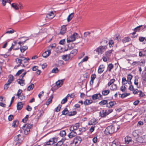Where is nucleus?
<instances>
[{
    "label": "nucleus",
    "instance_id": "f257e3e1",
    "mask_svg": "<svg viewBox=\"0 0 146 146\" xmlns=\"http://www.w3.org/2000/svg\"><path fill=\"white\" fill-rule=\"evenodd\" d=\"M29 60V58L20 56L19 58H17L15 59V61L17 64H18L17 67L19 66L21 64H23V66H24V64L26 63H27Z\"/></svg>",
    "mask_w": 146,
    "mask_h": 146
},
{
    "label": "nucleus",
    "instance_id": "f03ea898",
    "mask_svg": "<svg viewBox=\"0 0 146 146\" xmlns=\"http://www.w3.org/2000/svg\"><path fill=\"white\" fill-rule=\"evenodd\" d=\"M80 38L78 34L76 33H74L72 35L67 38V41L68 43L74 41L76 39Z\"/></svg>",
    "mask_w": 146,
    "mask_h": 146
},
{
    "label": "nucleus",
    "instance_id": "7ed1b4c3",
    "mask_svg": "<svg viewBox=\"0 0 146 146\" xmlns=\"http://www.w3.org/2000/svg\"><path fill=\"white\" fill-rule=\"evenodd\" d=\"M33 125L31 124H26L23 126V129L24 131V133L25 135H27L30 131V129L33 126Z\"/></svg>",
    "mask_w": 146,
    "mask_h": 146
},
{
    "label": "nucleus",
    "instance_id": "20e7f679",
    "mask_svg": "<svg viewBox=\"0 0 146 146\" xmlns=\"http://www.w3.org/2000/svg\"><path fill=\"white\" fill-rule=\"evenodd\" d=\"M27 73L26 72H25L20 76L19 79L17 80L18 84L21 86H23L25 85V80L23 78Z\"/></svg>",
    "mask_w": 146,
    "mask_h": 146
},
{
    "label": "nucleus",
    "instance_id": "39448f33",
    "mask_svg": "<svg viewBox=\"0 0 146 146\" xmlns=\"http://www.w3.org/2000/svg\"><path fill=\"white\" fill-rule=\"evenodd\" d=\"M145 60L144 59H141L139 61H134L131 64L132 66H144L145 63Z\"/></svg>",
    "mask_w": 146,
    "mask_h": 146
},
{
    "label": "nucleus",
    "instance_id": "423d86ee",
    "mask_svg": "<svg viewBox=\"0 0 146 146\" xmlns=\"http://www.w3.org/2000/svg\"><path fill=\"white\" fill-rule=\"evenodd\" d=\"M107 47L106 46H101L96 48L95 50L98 52V54H101L107 49Z\"/></svg>",
    "mask_w": 146,
    "mask_h": 146
},
{
    "label": "nucleus",
    "instance_id": "0eeeda50",
    "mask_svg": "<svg viewBox=\"0 0 146 146\" xmlns=\"http://www.w3.org/2000/svg\"><path fill=\"white\" fill-rule=\"evenodd\" d=\"M81 141V137H75L71 143L70 146H78Z\"/></svg>",
    "mask_w": 146,
    "mask_h": 146
},
{
    "label": "nucleus",
    "instance_id": "6e6552de",
    "mask_svg": "<svg viewBox=\"0 0 146 146\" xmlns=\"http://www.w3.org/2000/svg\"><path fill=\"white\" fill-rule=\"evenodd\" d=\"M107 130L109 134H112L116 131L115 130V127L113 126H110L107 128Z\"/></svg>",
    "mask_w": 146,
    "mask_h": 146
},
{
    "label": "nucleus",
    "instance_id": "1a4fd4ad",
    "mask_svg": "<svg viewBox=\"0 0 146 146\" xmlns=\"http://www.w3.org/2000/svg\"><path fill=\"white\" fill-rule=\"evenodd\" d=\"M92 98L94 100H95L98 99L101 100L102 98V96L100 93L96 94L92 96Z\"/></svg>",
    "mask_w": 146,
    "mask_h": 146
},
{
    "label": "nucleus",
    "instance_id": "9d476101",
    "mask_svg": "<svg viewBox=\"0 0 146 146\" xmlns=\"http://www.w3.org/2000/svg\"><path fill=\"white\" fill-rule=\"evenodd\" d=\"M66 140L65 137H63L60 141H58L56 144L58 146H68L66 143H63Z\"/></svg>",
    "mask_w": 146,
    "mask_h": 146
},
{
    "label": "nucleus",
    "instance_id": "9b49d317",
    "mask_svg": "<svg viewBox=\"0 0 146 146\" xmlns=\"http://www.w3.org/2000/svg\"><path fill=\"white\" fill-rule=\"evenodd\" d=\"M116 104V102L114 101H110L109 102H108V104L106 106L107 107L110 108H112L113 106Z\"/></svg>",
    "mask_w": 146,
    "mask_h": 146
},
{
    "label": "nucleus",
    "instance_id": "f8f14e48",
    "mask_svg": "<svg viewBox=\"0 0 146 146\" xmlns=\"http://www.w3.org/2000/svg\"><path fill=\"white\" fill-rule=\"evenodd\" d=\"M79 126V123H76L75 125H73L70 128V131H73L74 130L77 129Z\"/></svg>",
    "mask_w": 146,
    "mask_h": 146
},
{
    "label": "nucleus",
    "instance_id": "ddd939ff",
    "mask_svg": "<svg viewBox=\"0 0 146 146\" xmlns=\"http://www.w3.org/2000/svg\"><path fill=\"white\" fill-rule=\"evenodd\" d=\"M22 137H14V141L15 142H17L16 143V145H19V143H21L23 139Z\"/></svg>",
    "mask_w": 146,
    "mask_h": 146
},
{
    "label": "nucleus",
    "instance_id": "4468645a",
    "mask_svg": "<svg viewBox=\"0 0 146 146\" xmlns=\"http://www.w3.org/2000/svg\"><path fill=\"white\" fill-rule=\"evenodd\" d=\"M133 135L134 137H140L141 135V133L138 130H136L133 132Z\"/></svg>",
    "mask_w": 146,
    "mask_h": 146
},
{
    "label": "nucleus",
    "instance_id": "2eb2a0df",
    "mask_svg": "<svg viewBox=\"0 0 146 146\" xmlns=\"http://www.w3.org/2000/svg\"><path fill=\"white\" fill-rule=\"evenodd\" d=\"M100 116L102 117H104L108 115L106 112V110H103L100 112Z\"/></svg>",
    "mask_w": 146,
    "mask_h": 146
},
{
    "label": "nucleus",
    "instance_id": "dca6fc26",
    "mask_svg": "<svg viewBox=\"0 0 146 146\" xmlns=\"http://www.w3.org/2000/svg\"><path fill=\"white\" fill-rule=\"evenodd\" d=\"M50 50H47L43 53L42 56L44 58H46L50 55Z\"/></svg>",
    "mask_w": 146,
    "mask_h": 146
},
{
    "label": "nucleus",
    "instance_id": "f3484780",
    "mask_svg": "<svg viewBox=\"0 0 146 146\" xmlns=\"http://www.w3.org/2000/svg\"><path fill=\"white\" fill-rule=\"evenodd\" d=\"M62 59L65 61H67L71 57L70 56V55L66 54L64 55H63L62 56Z\"/></svg>",
    "mask_w": 146,
    "mask_h": 146
},
{
    "label": "nucleus",
    "instance_id": "a211bd4d",
    "mask_svg": "<svg viewBox=\"0 0 146 146\" xmlns=\"http://www.w3.org/2000/svg\"><path fill=\"white\" fill-rule=\"evenodd\" d=\"M105 66L103 65H100L99 67L98 72L101 74L103 72Z\"/></svg>",
    "mask_w": 146,
    "mask_h": 146
},
{
    "label": "nucleus",
    "instance_id": "6ab92c4d",
    "mask_svg": "<svg viewBox=\"0 0 146 146\" xmlns=\"http://www.w3.org/2000/svg\"><path fill=\"white\" fill-rule=\"evenodd\" d=\"M96 76L95 74H93L91 75V80L90 82V84L91 85H92L93 84V81L96 78Z\"/></svg>",
    "mask_w": 146,
    "mask_h": 146
},
{
    "label": "nucleus",
    "instance_id": "aec40b11",
    "mask_svg": "<svg viewBox=\"0 0 146 146\" xmlns=\"http://www.w3.org/2000/svg\"><path fill=\"white\" fill-rule=\"evenodd\" d=\"M112 52V50H110L107 51L105 52V55L107 57L108 59H109Z\"/></svg>",
    "mask_w": 146,
    "mask_h": 146
},
{
    "label": "nucleus",
    "instance_id": "412c9836",
    "mask_svg": "<svg viewBox=\"0 0 146 146\" xmlns=\"http://www.w3.org/2000/svg\"><path fill=\"white\" fill-rule=\"evenodd\" d=\"M12 1V0H2L1 4L3 7H4L6 5L7 3L11 4V3Z\"/></svg>",
    "mask_w": 146,
    "mask_h": 146
},
{
    "label": "nucleus",
    "instance_id": "4be33fe9",
    "mask_svg": "<svg viewBox=\"0 0 146 146\" xmlns=\"http://www.w3.org/2000/svg\"><path fill=\"white\" fill-rule=\"evenodd\" d=\"M93 102L92 100H91L86 99L84 102V104L85 106L88 105Z\"/></svg>",
    "mask_w": 146,
    "mask_h": 146
},
{
    "label": "nucleus",
    "instance_id": "5701e85b",
    "mask_svg": "<svg viewBox=\"0 0 146 146\" xmlns=\"http://www.w3.org/2000/svg\"><path fill=\"white\" fill-rule=\"evenodd\" d=\"M98 121L96 119L94 118L92 119H91L90 121L89 122L88 125H91L95 124L98 123Z\"/></svg>",
    "mask_w": 146,
    "mask_h": 146
},
{
    "label": "nucleus",
    "instance_id": "b1692460",
    "mask_svg": "<svg viewBox=\"0 0 146 146\" xmlns=\"http://www.w3.org/2000/svg\"><path fill=\"white\" fill-rule=\"evenodd\" d=\"M78 52L77 50L76 49H74L72 50L69 54L72 58L73 56L76 55Z\"/></svg>",
    "mask_w": 146,
    "mask_h": 146
},
{
    "label": "nucleus",
    "instance_id": "393cba45",
    "mask_svg": "<svg viewBox=\"0 0 146 146\" xmlns=\"http://www.w3.org/2000/svg\"><path fill=\"white\" fill-rule=\"evenodd\" d=\"M64 80H59L56 82V85L58 88L60 87L62 85Z\"/></svg>",
    "mask_w": 146,
    "mask_h": 146
},
{
    "label": "nucleus",
    "instance_id": "a878e982",
    "mask_svg": "<svg viewBox=\"0 0 146 146\" xmlns=\"http://www.w3.org/2000/svg\"><path fill=\"white\" fill-rule=\"evenodd\" d=\"M54 16V13L52 11H51L47 14L46 17L48 18L52 19Z\"/></svg>",
    "mask_w": 146,
    "mask_h": 146
},
{
    "label": "nucleus",
    "instance_id": "bb28decb",
    "mask_svg": "<svg viewBox=\"0 0 146 146\" xmlns=\"http://www.w3.org/2000/svg\"><path fill=\"white\" fill-rule=\"evenodd\" d=\"M52 140L50 139L48 141H47L46 143L44 145V146H46L47 145H52L54 143V139H52Z\"/></svg>",
    "mask_w": 146,
    "mask_h": 146
},
{
    "label": "nucleus",
    "instance_id": "cd10ccee",
    "mask_svg": "<svg viewBox=\"0 0 146 146\" xmlns=\"http://www.w3.org/2000/svg\"><path fill=\"white\" fill-rule=\"evenodd\" d=\"M66 28L65 26H63L61 27V29L60 32V34L62 35L64 34L66 31Z\"/></svg>",
    "mask_w": 146,
    "mask_h": 146
},
{
    "label": "nucleus",
    "instance_id": "c85d7f7f",
    "mask_svg": "<svg viewBox=\"0 0 146 146\" xmlns=\"http://www.w3.org/2000/svg\"><path fill=\"white\" fill-rule=\"evenodd\" d=\"M23 107V105L21 102H18L17 105V108L18 110H20Z\"/></svg>",
    "mask_w": 146,
    "mask_h": 146
},
{
    "label": "nucleus",
    "instance_id": "c756f323",
    "mask_svg": "<svg viewBox=\"0 0 146 146\" xmlns=\"http://www.w3.org/2000/svg\"><path fill=\"white\" fill-rule=\"evenodd\" d=\"M146 56V50L140 51L139 53V56L140 57L144 56Z\"/></svg>",
    "mask_w": 146,
    "mask_h": 146
},
{
    "label": "nucleus",
    "instance_id": "7c9ffc66",
    "mask_svg": "<svg viewBox=\"0 0 146 146\" xmlns=\"http://www.w3.org/2000/svg\"><path fill=\"white\" fill-rule=\"evenodd\" d=\"M131 40V38L128 37H125L123 39L122 42L123 43L128 42Z\"/></svg>",
    "mask_w": 146,
    "mask_h": 146
},
{
    "label": "nucleus",
    "instance_id": "2f4dec72",
    "mask_svg": "<svg viewBox=\"0 0 146 146\" xmlns=\"http://www.w3.org/2000/svg\"><path fill=\"white\" fill-rule=\"evenodd\" d=\"M143 30V29H142V25H139L134 29V31L135 32Z\"/></svg>",
    "mask_w": 146,
    "mask_h": 146
},
{
    "label": "nucleus",
    "instance_id": "473e14b6",
    "mask_svg": "<svg viewBox=\"0 0 146 146\" xmlns=\"http://www.w3.org/2000/svg\"><path fill=\"white\" fill-rule=\"evenodd\" d=\"M74 16V13H72L69 15L67 18V21L68 22H69L73 18Z\"/></svg>",
    "mask_w": 146,
    "mask_h": 146
},
{
    "label": "nucleus",
    "instance_id": "72a5a7b5",
    "mask_svg": "<svg viewBox=\"0 0 146 146\" xmlns=\"http://www.w3.org/2000/svg\"><path fill=\"white\" fill-rule=\"evenodd\" d=\"M53 98V95H51L49 98L48 99L47 101L46 102V105H48L50 104L52 102V99Z\"/></svg>",
    "mask_w": 146,
    "mask_h": 146
},
{
    "label": "nucleus",
    "instance_id": "f704fd0d",
    "mask_svg": "<svg viewBox=\"0 0 146 146\" xmlns=\"http://www.w3.org/2000/svg\"><path fill=\"white\" fill-rule=\"evenodd\" d=\"M108 100H103L99 103V104L100 106H103L106 104H108Z\"/></svg>",
    "mask_w": 146,
    "mask_h": 146
},
{
    "label": "nucleus",
    "instance_id": "c9c22d12",
    "mask_svg": "<svg viewBox=\"0 0 146 146\" xmlns=\"http://www.w3.org/2000/svg\"><path fill=\"white\" fill-rule=\"evenodd\" d=\"M11 6L15 10L19 9V6L16 3H12L11 4Z\"/></svg>",
    "mask_w": 146,
    "mask_h": 146
},
{
    "label": "nucleus",
    "instance_id": "e433bc0d",
    "mask_svg": "<svg viewBox=\"0 0 146 146\" xmlns=\"http://www.w3.org/2000/svg\"><path fill=\"white\" fill-rule=\"evenodd\" d=\"M110 93V90H104L102 91V94L104 96H106Z\"/></svg>",
    "mask_w": 146,
    "mask_h": 146
},
{
    "label": "nucleus",
    "instance_id": "4c0bfd02",
    "mask_svg": "<svg viewBox=\"0 0 146 146\" xmlns=\"http://www.w3.org/2000/svg\"><path fill=\"white\" fill-rule=\"evenodd\" d=\"M113 68V65L112 64L110 63L108 64V71L110 72L111 71V69H112Z\"/></svg>",
    "mask_w": 146,
    "mask_h": 146
},
{
    "label": "nucleus",
    "instance_id": "58836bf2",
    "mask_svg": "<svg viewBox=\"0 0 146 146\" xmlns=\"http://www.w3.org/2000/svg\"><path fill=\"white\" fill-rule=\"evenodd\" d=\"M28 48V47L26 46H23L22 47H21L20 49L21 51V52H23L27 50Z\"/></svg>",
    "mask_w": 146,
    "mask_h": 146
},
{
    "label": "nucleus",
    "instance_id": "ea45409f",
    "mask_svg": "<svg viewBox=\"0 0 146 146\" xmlns=\"http://www.w3.org/2000/svg\"><path fill=\"white\" fill-rule=\"evenodd\" d=\"M18 123L19 122L17 120L14 121L13 123L12 126L14 127H17Z\"/></svg>",
    "mask_w": 146,
    "mask_h": 146
},
{
    "label": "nucleus",
    "instance_id": "a19ab883",
    "mask_svg": "<svg viewBox=\"0 0 146 146\" xmlns=\"http://www.w3.org/2000/svg\"><path fill=\"white\" fill-rule=\"evenodd\" d=\"M71 132L68 135V137H70V136H71V137H74L76 136V133L75 132L73 131H71Z\"/></svg>",
    "mask_w": 146,
    "mask_h": 146
},
{
    "label": "nucleus",
    "instance_id": "79ce46f5",
    "mask_svg": "<svg viewBox=\"0 0 146 146\" xmlns=\"http://www.w3.org/2000/svg\"><path fill=\"white\" fill-rule=\"evenodd\" d=\"M34 86L33 84L31 83L30 85L28 86L27 90L28 91H30L32 90L34 88Z\"/></svg>",
    "mask_w": 146,
    "mask_h": 146
},
{
    "label": "nucleus",
    "instance_id": "37998d69",
    "mask_svg": "<svg viewBox=\"0 0 146 146\" xmlns=\"http://www.w3.org/2000/svg\"><path fill=\"white\" fill-rule=\"evenodd\" d=\"M25 72H26L24 69H21L19 70L16 74V76H19L20 74Z\"/></svg>",
    "mask_w": 146,
    "mask_h": 146
},
{
    "label": "nucleus",
    "instance_id": "c03bdc74",
    "mask_svg": "<svg viewBox=\"0 0 146 146\" xmlns=\"http://www.w3.org/2000/svg\"><path fill=\"white\" fill-rule=\"evenodd\" d=\"M111 90H116L117 89V85L115 84L112 85L111 86Z\"/></svg>",
    "mask_w": 146,
    "mask_h": 146
},
{
    "label": "nucleus",
    "instance_id": "a18cd8bd",
    "mask_svg": "<svg viewBox=\"0 0 146 146\" xmlns=\"http://www.w3.org/2000/svg\"><path fill=\"white\" fill-rule=\"evenodd\" d=\"M143 137H137L136 138V140L137 141L140 143H143L145 142L143 139Z\"/></svg>",
    "mask_w": 146,
    "mask_h": 146
},
{
    "label": "nucleus",
    "instance_id": "49530a36",
    "mask_svg": "<svg viewBox=\"0 0 146 146\" xmlns=\"http://www.w3.org/2000/svg\"><path fill=\"white\" fill-rule=\"evenodd\" d=\"M66 134V133L65 131H61L60 133V135L61 137H64Z\"/></svg>",
    "mask_w": 146,
    "mask_h": 146
},
{
    "label": "nucleus",
    "instance_id": "de8ad7c7",
    "mask_svg": "<svg viewBox=\"0 0 146 146\" xmlns=\"http://www.w3.org/2000/svg\"><path fill=\"white\" fill-rule=\"evenodd\" d=\"M125 143L128 144L131 141V137H125Z\"/></svg>",
    "mask_w": 146,
    "mask_h": 146
},
{
    "label": "nucleus",
    "instance_id": "09e8293b",
    "mask_svg": "<svg viewBox=\"0 0 146 146\" xmlns=\"http://www.w3.org/2000/svg\"><path fill=\"white\" fill-rule=\"evenodd\" d=\"M128 81L125 77L122 78V83L123 85H125L127 83Z\"/></svg>",
    "mask_w": 146,
    "mask_h": 146
},
{
    "label": "nucleus",
    "instance_id": "8fccbe9b",
    "mask_svg": "<svg viewBox=\"0 0 146 146\" xmlns=\"http://www.w3.org/2000/svg\"><path fill=\"white\" fill-rule=\"evenodd\" d=\"M59 71V70L57 68H55L52 70V72L53 73H57Z\"/></svg>",
    "mask_w": 146,
    "mask_h": 146
},
{
    "label": "nucleus",
    "instance_id": "3c124183",
    "mask_svg": "<svg viewBox=\"0 0 146 146\" xmlns=\"http://www.w3.org/2000/svg\"><path fill=\"white\" fill-rule=\"evenodd\" d=\"M115 80L114 79H111L110 81L108 82V85L109 86H110L114 82Z\"/></svg>",
    "mask_w": 146,
    "mask_h": 146
},
{
    "label": "nucleus",
    "instance_id": "603ef678",
    "mask_svg": "<svg viewBox=\"0 0 146 146\" xmlns=\"http://www.w3.org/2000/svg\"><path fill=\"white\" fill-rule=\"evenodd\" d=\"M56 44L55 43H53L52 44L50 45L48 47L49 49L50 50L52 49L53 48H54L56 47Z\"/></svg>",
    "mask_w": 146,
    "mask_h": 146
},
{
    "label": "nucleus",
    "instance_id": "864d4df0",
    "mask_svg": "<svg viewBox=\"0 0 146 146\" xmlns=\"http://www.w3.org/2000/svg\"><path fill=\"white\" fill-rule=\"evenodd\" d=\"M9 29H11V30L6 31L5 33V34H12L15 31L12 29L10 28Z\"/></svg>",
    "mask_w": 146,
    "mask_h": 146
},
{
    "label": "nucleus",
    "instance_id": "5fc2aeb1",
    "mask_svg": "<svg viewBox=\"0 0 146 146\" xmlns=\"http://www.w3.org/2000/svg\"><path fill=\"white\" fill-rule=\"evenodd\" d=\"M139 40L140 42H143L145 41L146 43V39L143 37L140 36L139 38Z\"/></svg>",
    "mask_w": 146,
    "mask_h": 146
},
{
    "label": "nucleus",
    "instance_id": "6e6d98bb",
    "mask_svg": "<svg viewBox=\"0 0 146 146\" xmlns=\"http://www.w3.org/2000/svg\"><path fill=\"white\" fill-rule=\"evenodd\" d=\"M61 105H59L55 109V111L58 112L60 111L61 108Z\"/></svg>",
    "mask_w": 146,
    "mask_h": 146
},
{
    "label": "nucleus",
    "instance_id": "4d7b16f0",
    "mask_svg": "<svg viewBox=\"0 0 146 146\" xmlns=\"http://www.w3.org/2000/svg\"><path fill=\"white\" fill-rule=\"evenodd\" d=\"M68 112V110L66 108L64 110H63L62 111V114L65 115L67 114Z\"/></svg>",
    "mask_w": 146,
    "mask_h": 146
},
{
    "label": "nucleus",
    "instance_id": "13d9d810",
    "mask_svg": "<svg viewBox=\"0 0 146 146\" xmlns=\"http://www.w3.org/2000/svg\"><path fill=\"white\" fill-rule=\"evenodd\" d=\"M14 79V77L13 75H10L9 76V79L8 80L10 81L11 82H12Z\"/></svg>",
    "mask_w": 146,
    "mask_h": 146
},
{
    "label": "nucleus",
    "instance_id": "bf43d9fd",
    "mask_svg": "<svg viewBox=\"0 0 146 146\" xmlns=\"http://www.w3.org/2000/svg\"><path fill=\"white\" fill-rule=\"evenodd\" d=\"M28 117L29 115H27L25 117L22 119V121L24 123H25L26 122V121L28 119Z\"/></svg>",
    "mask_w": 146,
    "mask_h": 146
},
{
    "label": "nucleus",
    "instance_id": "052dcab7",
    "mask_svg": "<svg viewBox=\"0 0 146 146\" xmlns=\"http://www.w3.org/2000/svg\"><path fill=\"white\" fill-rule=\"evenodd\" d=\"M14 116L12 115H10L8 117V120L9 121H11L14 118Z\"/></svg>",
    "mask_w": 146,
    "mask_h": 146
},
{
    "label": "nucleus",
    "instance_id": "680f3d73",
    "mask_svg": "<svg viewBox=\"0 0 146 146\" xmlns=\"http://www.w3.org/2000/svg\"><path fill=\"white\" fill-rule=\"evenodd\" d=\"M139 96L140 97H142L145 96V94L143 93L141 91H140L139 92Z\"/></svg>",
    "mask_w": 146,
    "mask_h": 146
},
{
    "label": "nucleus",
    "instance_id": "e2e57ef3",
    "mask_svg": "<svg viewBox=\"0 0 146 146\" xmlns=\"http://www.w3.org/2000/svg\"><path fill=\"white\" fill-rule=\"evenodd\" d=\"M67 98H65L63 99L61 101V103L62 104H64L67 101Z\"/></svg>",
    "mask_w": 146,
    "mask_h": 146
},
{
    "label": "nucleus",
    "instance_id": "0e129e2a",
    "mask_svg": "<svg viewBox=\"0 0 146 146\" xmlns=\"http://www.w3.org/2000/svg\"><path fill=\"white\" fill-rule=\"evenodd\" d=\"M114 43V41L112 40H110L109 42V46L111 47V46Z\"/></svg>",
    "mask_w": 146,
    "mask_h": 146
},
{
    "label": "nucleus",
    "instance_id": "69168bd1",
    "mask_svg": "<svg viewBox=\"0 0 146 146\" xmlns=\"http://www.w3.org/2000/svg\"><path fill=\"white\" fill-rule=\"evenodd\" d=\"M18 98L20 99L21 100L24 99L25 98V96L23 94H22L18 97Z\"/></svg>",
    "mask_w": 146,
    "mask_h": 146
},
{
    "label": "nucleus",
    "instance_id": "338daca9",
    "mask_svg": "<svg viewBox=\"0 0 146 146\" xmlns=\"http://www.w3.org/2000/svg\"><path fill=\"white\" fill-rule=\"evenodd\" d=\"M132 76L131 74H129L127 76V81L131 80L132 78Z\"/></svg>",
    "mask_w": 146,
    "mask_h": 146
},
{
    "label": "nucleus",
    "instance_id": "774afa93",
    "mask_svg": "<svg viewBox=\"0 0 146 146\" xmlns=\"http://www.w3.org/2000/svg\"><path fill=\"white\" fill-rule=\"evenodd\" d=\"M88 59V56H86L82 60L81 62H83L86 61Z\"/></svg>",
    "mask_w": 146,
    "mask_h": 146
}]
</instances>
